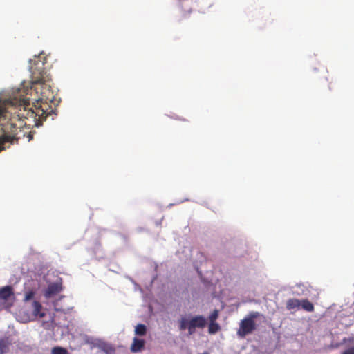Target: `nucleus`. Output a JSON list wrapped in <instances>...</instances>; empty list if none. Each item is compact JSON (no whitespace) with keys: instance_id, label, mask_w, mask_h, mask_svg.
Here are the masks:
<instances>
[{"instance_id":"1","label":"nucleus","mask_w":354,"mask_h":354,"mask_svg":"<svg viewBox=\"0 0 354 354\" xmlns=\"http://www.w3.org/2000/svg\"><path fill=\"white\" fill-rule=\"evenodd\" d=\"M46 57L42 55L30 59V71L32 73V84H39L35 88L38 98L32 100V106L29 98H17L0 100V118H8L9 108L15 109L14 115L3 125V134L0 135V152L17 142V129L24 126H39L48 116L55 113L51 103L54 101V93L50 85L46 84L48 77L44 69Z\"/></svg>"},{"instance_id":"2","label":"nucleus","mask_w":354,"mask_h":354,"mask_svg":"<svg viewBox=\"0 0 354 354\" xmlns=\"http://www.w3.org/2000/svg\"><path fill=\"white\" fill-rule=\"evenodd\" d=\"M207 325V319L202 315H196L188 319L183 317L180 320L179 328L180 330L187 329L189 335L195 332L196 328H203Z\"/></svg>"},{"instance_id":"3","label":"nucleus","mask_w":354,"mask_h":354,"mask_svg":"<svg viewBox=\"0 0 354 354\" xmlns=\"http://www.w3.org/2000/svg\"><path fill=\"white\" fill-rule=\"evenodd\" d=\"M255 329V322L245 317L241 321L237 335L241 337H244L247 335L252 333Z\"/></svg>"},{"instance_id":"4","label":"nucleus","mask_w":354,"mask_h":354,"mask_svg":"<svg viewBox=\"0 0 354 354\" xmlns=\"http://www.w3.org/2000/svg\"><path fill=\"white\" fill-rule=\"evenodd\" d=\"M62 290V279H60L59 282H55L53 283L48 285L45 295L46 297H51L53 295H55L59 292H60Z\"/></svg>"},{"instance_id":"5","label":"nucleus","mask_w":354,"mask_h":354,"mask_svg":"<svg viewBox=\"0 0 354 354\" xmlns=\"http://www.w3.org/2000/svg\"><path fill=\"white\" fill-rule=\"evenodd\" d=\"M145 341L143 339L134 337L133 343L131 346V351L133 353H138L141 351L145 346Z\"/></svg>"},{"instance_id":"6","label":"nucleus","mask_w":354,"mask_h":354,"mask_svg":"<svg viewBox=\"0 0 354 354\" xmlns=\"http://www.w3.org/2000/svg\"><path fill=\"white\" fill-rule=\"evenodd\" d=\"M13 294V289L10 286H6L0 289V299H1L7 300Z\"/></svg>"},{"instance_id":"7","label":"nucleus","mask_w":354,"mask_h":354,"mask_svg":"<svg viewBox=\"0 0 354 354\" xmlns=\"http://www.w3.org/2000/svg\"><path fill=\"white\" fill-rule=\"evenodd\" d=\"M300 306L304 310H306L307 312H313V310H314L313 304L310 301H309L307 299H302L300 301Z\"/></svg>"},{"instance_id":"8","label":"nucleus","mask_w":354,"mask_h":354,"mask_svg":"<svg viewBox=\"0 0 354 354\" xmlns=\"http://www.w3.org/2000/svg\"><path fill=\"white\" fill-rule=\"evenodd\" d=\"M300 300L297 299H290L287 301L286 308L288 310H292L300 306Z\"/></svg>"},{"instance_id":"9","label":"nucleus","mask_w":354,"mask_h":354,"mask_svg":"<svg viewBox=\"0 0 354 354\" xmlns=\"http://www.w3.org/2000/svg\"><path fill=\"white\" fill-rule=\"evenodd\" d=\"M221 329L220 325L216 322H209L208 326V332L210 334H215Z\"/></svg>"},{"instance_id":"10","label":"nucleus","mask_w":354,"mask_h":354,"mask_svg":"<svg viewBox=\"0 0 354 354\" xmlns=\"http://www.w3.org/2000/svg\"><path fill=\"white\" fill-rule=\"evenodd\" d=\"M135 333L138 335H145L147 333V327L142 324H139L136 326Z\"/></svg>"},{"instance_id":"11","label":"nucleus","mask_w":354,"mask_h":354,"mask_svg":"<svg viewBox=\"0 0 354 354\" xmlns=\"http://www.w3.org/2000/svg\"><path fill=\"white\" fill-rule=\"evenodd\" d=\"M32 306L34 315H39L41 309V305L40 304V303L39 301H34L32 303Z\"/></svg>"},{"instance_id":"12","label":"nucleus","mask_w":354,"mask_h":354,"mask_svg":"<svg viewBox=\"0 0 354 354\" xmlns=\"http://www.w3.org/2000/svg\"><path fill=\"white\" fill-rule=\"evenodd\" d=\"M52 354H68V351L64 348L55 347L52 350Z\"/></svg>"},{"instance_id":"13","label":"nucleus","mask_w":354,"mask_h":354,"mask_svg":"<svg viewBox=\"0 0 354 354\" xmlns=\"http://www.w3.org/2000/svg\"><path fill=\"white\" fill-rule=\"evenodd\" d=\"M218 315H219L218 310L217 309L214 310L213 312L209 316V322H216V320L218 317Z\"/></svg>"},{"instance_id":"14","label":"nucleus","mask_w":354,"mask_h":354,"mask_svg":"<svg viewBox=\"0 0 354 354\" xmlns=\"http://www.w3.org/2000/svg\"><path fill=\"white\" fill-rule=\"evenodd\" d=\"M8 348V343L5 339H0V354H3Z\"/></svg>"},{"instance_id":"15","label":"nucleus","mask_w":354,"mask_h":354,"mask_svg":"<svg viewBox=\"0 0 354 354\" xmlns=\"http://www.w3.org/2000/svg\"><path fill=\"white\" fill-rule=\"evenodd\" d=\"M35 292L33 290L28 291L25 294L24 301H27L32 299L34 297Z\"/></svg>"},{"instance_id":"16","label":"nucleus","mask_w":354,"mask_h":354,"mask_svg":"<svg viewBox=\"0 0 354 354\" xmlns=\"http://www.w3.org/2000/svg\"><path fill=\"white\" fill-rule=\"evenodd\" d=\"M260 316V313L259 312H250L248 316L246 317L247 319H250L251 320H254V319L259 317Z\"/></svg>"},{"instance_id":"17","label":"nucleus","mask_w":354,"mask_h":354,"mask_svg":"<svg viewBox=\"0 0 354 354\" xmlns=\"http://www.w3.org/2000/svg\"><path fill=\"white\" fill-rule=\"evenodd\" d=\"M342 354H354V348H350L344 351Z\"/></svg>"}]
</instances>
